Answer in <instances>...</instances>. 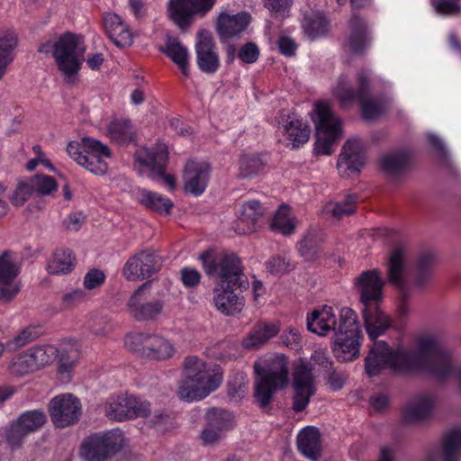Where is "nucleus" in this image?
I'll return each mask as SVG.
<instances>
[{
	"instance_id": "e2e57ef3",
	"label": "nucleus",
	"mask_w": 461,
	"mask_h": 461,
	"mask_svg": "<svg viewBox=\"0 0 461 461\" xmlns=\"http://www.w3.org/2000/svg\"><path fill=\"white\" fill-rule=\"evenodd\" d=\"M282 345L297 350L302 347V337L298 330L289 327L280 336Z\"/></svg>"
},
{
	"instance_id": "f704fd0d",
	"label": "nucleus",
	"mask_w": 461,
	"mask_h": 461,
	"mask_svg": "<svg viewBox=\"0 0 461 461\" xmlns=\"http://www.w3.org/2000/svg\"><path fill=\"white\" fill-rule=\"evenodd\" d=\"M299 452L312 461H317L321 454L320 430L315 427H305L297 435Z\"/></svg>"
},
{
	"instance_id": "6ab92c4d",
	"label": "nucleus",
	"mask_w": 461,
	"mask_h": 461,
	"mask_svg": "<svg viewBox=\"0 0 461 461\" xmlns=\"http://www.w3.org/2000/svg\"><path fill=\"white\" fill-rule=\"evenodd\" d=\"M206 426L201 431L200 438L203 445H215L234 426V419L231 412L212 408L206 413Z\"/></svg>"
},
{
	"instance_id": "c03bdc74",
	"label": "nucleus",
	"mask_w": 461,
	"mask_h": 461,
	"mask_svg": "<svg viewBox=\"0 0 461 461\" xmlns=\"http://www.w3.org/2000/svg\"><path fill=\"white\" fill-rule=\"evenodd\" d=\"M296 225V218L290 215V207L283 204L274 215L270 227L273 230L288 236L294 232Z\"/></svg>"
},
{
	"instance_id": "ddd939ff",
	"label": "nucleus",
	"mask_w": 461,
	"mask_h": 461,
	"mask_svg": "<svg viewBox=\"0 0 461 461\" xmlns=\"http://www.w3.org/2000/svg\"><path fill=\"white\" fill-rule=\"evenodd\" d=\"M216 0H168L167 15L182 30L188 28L194 16L203 17Z\"/></svg>"
},
{
	"instance_id": "4d7b16f0",
	"label": "nucleus",
	"mask_w": 461,
	"mask_h": 461,
	"mask_svg": "<svg viewBox=\"0 0 461 461\" xmlns=\"http://www.w3.org/2000/svg\"><path fill=\"white\" fill-rule=\"evenodd\" d=\"M267 161L268 159L267 155H244L240 160L241 169L244 171L248 170L249 173H255L256 171L264 169V167L267 165Z\"/></svg>"
},
{
	"instance_id": "6e6d98bb",
	"label": "nucleus",
	"mask_w": 461,
	"mask_h": 461,
	"mask_svg": "<svg viewBox=\"0 0 461 461\" xmlns=\"http://www.w3.org/2000/svg\"><path fill=\"white\" fill-rule=\"evenodd\" d=\"M266 267L273 275H284L291 270L292 263L286 255L274 256L266 262Z\"/></svg>"
},
{
	"instance_id": "7c9ffc66",
	"label": "nucleus",
	"mask_w": 461,
	"mask_h": 461,
	"mask_svg": "<svg viewBox=\"0 0 461 461\" xmlns=\"http://www.w3.org/2000/svg\"><path fill=\"white\" fill-rule=\"evenodd\" d=\"M281 326L278 321H260L257 322L252 330L242 339V346L249 350L258 349L276 337L280 331Z\"/></svg>"
},
{
	"instance_id": "a19ab883",
	"label": "nucleus",
	"mask_w": 461,
	"mask_h": 461,
	"mask_svg": "<svg viewBox=\"0 0 461 461\" xmlns=\"http://www.w3.org/2000/svg\"><path fill=\"white\" fill-rule=\"evenodd\" d=\"M75 257L68 249H59L53 253L48 266L47 271L52 275L67 274L73 269Z\"/></svg>"
},
{
	"instance_id": "7ed1b4c3",
	"label": "nucleus",
	"mask_w": 461,
	"mask_h": 461,
	"mask_svg": "<svg viewBox=\"0 0 461 461\" xmlns=\"http://www.w3.org/2000/svg\"><path fill=\"white\" fill-rule=\"evenodd\" d=\"M205 274L214 280V285L238 286L248 289L249 280L241 260L234 253L204 251L199 256Z\"/></svg>"
},
{
	"instance_id": "473e14b6",
	"label": "nucleus",
	"mask_w": 461,
	"mask_h": 461,
	"mask_svg": "<svg viewBox=\"0 0 461 461\" xmlns=\"http://www.w3.org/2000/svg\"><path fill=\"white\" fill-rule=\"evenodd\" d=\"M366 331L371 340L383 335L391 326L392 321L379 304L362 308Z\"/></svg>"
},
{
	"instance_id": "58836bf2",
	"label": "nucleus",
	"mask_w": 461,
	"mask_h": 461,
	"mask_svg": "<svg viewBox=\"0 0 461 461\" xmlns=\"http://www.w3.org/2000/svg\"><path fill=\"white\" fill-rule=\"evenodd\" d=\"M16 47L17 34L14 31L8 30L0 36V80L14 59Z\"/></svg>"
},
{
	"instance_id": "6e6552de",
	"label": "nucleus",
	"mask_w": 461,
	"mask_h": 461,
	"mask_svg": "<svg viewBox=\"0 0 461 461\" xmlns=\"http://www.w3.org/2000/svg\"><path fill=\"white\" fill-rule=\"evenodd\" d=\"M67 152L78 165L91 173L106 171L105 158H111L110 149L98 140L85 137L81 141L68 143Z\"/></svg>"
},
{
	"instance_id": "680f3d73",
	"label": "nucleus",
	"mask_w": 461,
	"mask_h": 461,
	"mask_svg": "<svg viewBox=\"0 0 461 461\" xmlns=\"http://www.w3.org/2000/svg\"><path fill=\"white\" fill-rule=\"evenodd\" d=\"M106 276L104 271L96 268L90 269L84 276L83 285L86 290H94L101 287Z\"/></svg>"
},
{
	"instance_id": "e433bc0d",
	"label": "nucleus",
	"mask_w": 461,
	"mask_h": 461,
	"mask_svg": "<svg viewBox=\"0 0 461 461\" xmlns=\"http://www.w3.org/2000/svg\"><path fill=\"white\" fill-rule=\"evenodd\" d=\"M161 51L180 68L184 76L189 75V52L177 39L168 37Z\"/></svg>"
},
{
	"instance_id": "cd10ccee",
	"label": "nucleus",
	"mask_w": 461,
	"mask_h": 461,
	"mask_svg": "<svg viewBox=\"0 0 461 461\" xmlns=\"http://www.w3.org/2000/svg\"><path fill=\"white\" fill-rule=\"evenodd\" d=\"M238 286L214 285L212 302L218 312L225 316L240 313L244 307V299L234 292Z\"/></svg>"
},
{
	"instance_id": "0e129e2a",
	"label": "nucleus",
	"mask_w": 461,
	"mask_h": 461,
	"mask_svg": "<svg viewBox=\"0 0 461 461\" xmlns=\"http://www.w3.org/2000/svg\"><path fill=\"white\" fill-rule=\"evenodd\" d=\"M265 5L276 16L286 17L289 14L292 0H265Z\"/></svg>"
},
{
	"instance_id": "4468645a",
	"label": "nucleus",
	"mask_w": 461,
	"mask_h": 461,
	"mask_svg": "<svg viewBox=\"0 0 461 461\" xmlns=\"http://www.w3.org/2000/svg\"><path fill=\"white\" fill-rule=\"evenodd\" d=\"M49 413L54 426L63 429L79 420L82 404L80 400L71 393L59 394L50 400Z\"/></svg>"
},
{
	"instance_id": "052dcab7",
	"label": "nucleus",
	"mask_w": 461,
	"mask_h": 461,
	"mask_svg": "<svg viewBox=\"0 0 461 461\" xmlns=\"http://www.w3.org/2000/svg\"><path fill=\"white\" fill-rule=\"evenodd\" d=\"M33 194L30 182H22L16 186L10 200L14 206H22Z\"/></svg>"
},
{
	"instance_id": "39448f33",
	"label": "nucleus",
	"mask_w": 461,
	"mask_h": 461,
	"mask_svg": "<svg viewBox=\"0 0 461 461\" xmlns=\"http://www.w3.org/2000/svg\"><path fill=\"white\" fill-rule=\"evenodd\" d=\"M311 118L316 128L315 152L330 155L337 140L342 137L340 120L333 113L330 104L323 100L314 103Z\"/></svg>"
},
{
	"instance_id": "a18cd8bd",
	"label": "nucleus",
	"mask_w": 461,
	"mask_h": 461,
	"mask_svg": "<svg viewBox=\"0 0 461 461\" xmlns=\"http://www.w3.org/2000/svg\"><path fill=\"white\" fill-rule=\"evenodd\" d=\"M107 136L113 142L126 144L134 140L135 132L130 121L114 120L108 126Z\"/></svg>"
},
{
	"instance_id": "72a5a7b5",
	"label": "nucleus",
	"mask_w": 461,
	"mask_h": 461,
	"mask_svg": "<svg viewBox=\"0 0 461 461\" xmlns=\"http://www.w3.org/2000/svg\"><path fill=\"white\" fill-rule=\"evenodd\" d=\"M59 356L58 375L61 383L67 384L71 380L76 362L79 358L80 349L76 341H64L59 348H56Z\"/></svg>"
},
{
	"instance_id": "a878e982",
	"label": "nucleus",
	"mask_w": 461,
	"mask_h": 461,
	"mask_svg": "<svg viewBox=\"0 0 461 461\" xmlns=\"http://www.w3.org/2000/svg\"><path fill=\"white\" fill-rule=\"evenodd\" d=\"M279 130L293 148H299L309 140L311 130L296 113L282 114L278 122Z\"/></svg>"
},
{
	"instance_id": "c9c22d12",
	"label": "nucleus",
	"mask_w": 461,
	"mask_h": 461,
	"mask_svg": "<svg viewBox=\"0 0 461 461\" xmlns=\"http://www.w3.org/2000/svg\"><path fill=\"white\" fill-rule=\"evenodd\" d=\"M434 399L428 394L412 398L404 407L402 415L407 422H420L427 420L433 410Z\"/></svg>"
},
{
	"instance_id": "0eeeda50",
	"label": "nucleus",
	"mask_w": 461,
	"mask_h": 461,
	"mask_svg": "<svg viewBox=\"0 0 461 461\" xmlns=\"http://www.w3.org/2000/svg\"><path fill=\"white\" fill-rule=\"evenodd\" d=\"M361 330L357 313L345 307L340 311L339 332L335 335L333 352L335 357L344 362L352 361L359 357Z\"/></svg>"
},
{
	"instance_id": "9d476101",
	"label": "nucleus",
	"mask_w": 461,
	"mask_h": 461,
	"mask_svg": "<svg viewBox=\"0 0 461 461\" xmlns=\"http://www.w3.org/2000/svg\"><path fill=\"white\" fill-rule=\"evenodd\" d=\"M367 86V76L364 73L358 76L357 90L351 87L348 77L342 75L333 86L332 95L343 107H347L356 101H359L361 103L363 117L366 120H373L383 112V106L378 102L364 99L363 95Z\"/></svg>"
},
{
	"instance_id": "dca6fc26",
	"label": "nucleus",
	"mask_w": 461,
	"mask_h": 461,
	"mask_svg": "<svg viewBox=\"0 0 461 461\" xmlns=\"http://www.w3.org/2000/svg\"><path fill=\"white\" fill-rule=\"evenodd\" d=\"M406 256L407 252L402 247H396L389 253L386 263L388 282L400 290L401 312L402 313L407 312L406 303L410 299V293L405 285Z\"/></svg>"
},
{
	"instance_id": "4c0bfd02",
	"label": "nucleus",
	"mask_w": 461,
	"mask_h": 461,
	"mask_svg": "<svg viewBox=\"0 0 461 461\" xmlns=\"http://www.w3.org/2000/svg\"><path fill=\"white\" fill-rule=\"evenodd\" d=\"M131 394H118L109 397L104 404V412L111 420L124 421L129 420Z\"/></svg>"
},
{
	"instance_id": "f257e3e1",
	"label": "nucleus",
	"mask_w": 461,
	"mask_h": 461,
	"mask_svg": "<svg viewBox=\"0 0 461 461\" xmlns=\"http://www.w3.org/2000/svg\"><path fill=\"white\" fill-rule=\"evenodd\" d=\"M365 367L369 376L384 368L402 372L427 370L438 379L453 377L457 373L452 352L442 348L438 337L432 334L418 336L410 348L392 349L383 340L375 341Z\"/></svg>"
},
{
	"instance_id": "c756f323",
	"label": "nucleus",
	"mask_w": 461,
	"mask_h": 461,
	"mask_svg": "<svg viewBox=\"0 0 461 461\" xmlns=\"http://www.w3.org/2000/svg\"><path fill=\"white\" fill-rule=\"evenodd\" d=\"M370 42L365 22L353 14L348 23V35L343 43L344 50L349 54H360Z\"/></svg>"
},
{
	"instance_id": "49530a36",
	"label": "nucleus",
	"mask_w": 461,
	"mask_h": 461,
	"mask_svg": "<svg viewBox=\"0 0 461 461\" xmlns=\"http://www.w3.org/2000/svg\"><path fill=\"white\" fill-rule=\"evenodd\" d=\"M264 214L262 205L258 201L250 200L244 203L240 208V221L247 224V230L243 233H249L256 230L257 224Z\"/></svg>"
},
{
	"instance_id": "338daca9",
	"label": "nucleus",
	"mask_w": 461,
	"mask_h": 461,
	"mask_svg": "<svg viewBox=\"0 0 461 461\" xmlns=\"http://www.w3.org/2000/svg\"><path fill=\"white\" fill-rule=\"evenodd\" d=\"M86 297V294L80 288L74 289L62 297V305L65 308H71L82 303Z\"/></svg>"
},
{
	"instance_id": "f8f14e48",
	"label": "nucleus",
	"mask_w": 461,
	"mask_h": 461,
	"mask_svg": "<svg viewBox=\"0 0 461 461\" xmlns=\"http://www.w3.org/2000/svg\"><path fill=\"white\" fill-rule=\"evenodd\" d=\"M57 349L51 345L32 347L14 356L9 366L12 374L23 376L50 364L56 357Z\"/></svg>"
},
{
	"instance_id": "f3484780",
	"label": "nucleus",
	"mask_w": 461,
	"mask_h": 461,
	"mask_svg": "<svg viewBox=\"0 0 461 461\" xmlns=\"http://www.w3.org/2000/svg\"><path fill=\"white\" fill-rule=\"evenodd\" d=\"M45 422L46 415L41 411L32 410L23 412L11 423L6 432L8 445L13 449L21 447L25 438L41 429Z\"/></svg>"
},
{
	"instance_id": "603ef678",
	"label": "nucleus",
	"mask_w": 461,
	"mask_h": 461,
	"mask_svg": "<svg viewBox=\"0 0 461 461\" xmlns=\"http://www.w3.org/2000/svg\"><path fill=\"white\" fill-rule=\"evenodd\" d=\"M29 182L33 193L37 195H53L58 190V183L48 175H34Z\"/></svg>"
},
{
	"instance_id": "2eb2a0df",
	"label": "nucleus",
	"mask_w": 461,
	"mask_h": 461,
	"mask_svg": "<svg viewBox=\"0 0 461 461\" xmlns=\"http://www.w3.org/2000/svg\"><path fill=\"white\" fill-rule=\"evenodd\" d=\"M21 270L20 257L11 251L0 256V301L7 303L14 299L21 286L15 281Z\"/></svg>"
},
{
	"instance_id": "13d9d810",
	"label": "nucleus",
	"mask_w": 461,
	"mask_h": 461,
	"mask_svg": "<svg viewBox=\"0 0 461 461\" xmlns=\"http://www.w3.org/2000/svg\"><path fill=\"white\" fill-rule=\"evenodd\" d=\"M435 11L442 15H456L461 14V5L457 0H432Z\"/></svg>"
},
{
	"instance_id": "8fccbe9b",
	"label": "nucleus",
	"mask_w": 461,
	"mask_h": 461,
	"mask_svg": "<svg viewBox=\"0 0 461 461\" xmlns=\"http://www.w3.org/2000/svg\"><path fill=\"white\" fill-rule=\"evenodd\" d=\"M410 162L409 155L404 151L384 154L379 160L380 168L385 173H394L404 169Z\"/></svg>"
},
{
	"instance_id": "20e7f679",
	"label": "nucleus",
	"mask_w": 461,
	"mask_h": 461,
	"mask_svg": "<svg viewBox=\"0 0 461 461\" xmlns=\"http://www.w3.org/2000/svg\"><path fill=\"white\" fill-rule=\"evenodd\" d=\"M257 374L254 396L262 409L268 406L274 394L288 384V361L284 355H277L264 364L254 365Z\"/></svg>"
},
{
	"instance_id": "69168bd1",
	"label": "nucleus",
	"mask_w": 461,
	"mask_h": 461,
	"mask_svg": "<svg viewBox=\"0 0 461 461\" xmlns=\"http://www.w3.org/2000/svg\"><path fill=\"white\" fill-rule=\"evenodd\" d=\"M259 56V50L253 42L244 44L238 54L239 59L247 64L255 63Z\"/></svg>"
},
{
	"instance_id": "bb28decb",
	"label": "nucleus",
	"mask_w": 461,
	"mask_h": 461,
	"mask_svg": "<svg viewBox=\"0 0 461 461\" xmlns=\"http://www.w3.org/2000/svg\"><path fill=\"white\" fill-rule=\"evenodd\" d=\"M340 318L337 319L331 307L324 305L315 309L307 316L308 330L319 336H327L339 332Z\"/></svg>"
},
{
	"instance_id": "37998d69",
	"label": "nucleus",
	"mask_w": 461,
	"mask_h": 461,
	"mask_svg": "<svg viewBox=\"0 0 461 461\" xmlns=\"http://www.w3.org/2000/svg\"><path fill=\"white\" fill-rule=\"evenodd\" d=\"M137 199L141 205L158 213L167 214L173 207L168 198L149 190H141Z\"/></svg>"
},
{
	"instance_id": "3c124183",
	"label": "nucleus",
	"mask_w": 461,
	"mask_h": 461,
	"mask_svg": "<svg viewBox=\"0 0 461 461\" xmlns=\"http://www.w3.org/2000/svg\"><path fill=\"white\" fill-rule=\"evenodd\" d=\"M41 335V329L37 326H28L19 333L8 339L5 344V349L15 351L26 344L35 340Z\"/></svg>"
},
{
	"instance_id": "a211bd4d",
	"label": "nucleus",
	"mask_w": 461,
	"mask_h": 461,
	"mask_svg": "<svg viewBox=\"0 0 461 461\" xmlns=\"http://www.w3.org/2000/svg\"><path fill=\"white\" fill-rule=\"evenodd\" d=\"M293 404L294 411L300 412L308 406L311 397L316 393L312 368L307 363L298 365L293 374Z\"/></svg>"
},
{
	"instance_id": "f03ea898",
	"label": "nucleus",
	"mask_w": 461,
	"mask_h": 461,
	"mask_svg": "<svg viewBox=\"0 0 461 461\" xmlns=\"http://www.w3.org/2000/svg\"><path fill=\"white\" fill-rule=\"evenodd\" d=\"M222 370L212 362L196 356H188L183 363V378L177 395L186 402L204 399L216 391L222 383Z\"/></svg>"
},
{
	"instance_id": "aec40b11",
	"label": "nucleus",
	"mask_w": 461,
	"mask_h": 461,
	"mask_svg": "<svg viewBox=\"0 0 461 461\" xmlns=\"http://www.w3.org/2000/svg\"><path fill=\"white\" fill-rule=\"evenodd\" d=\"M160 267L159 256L148 250H142L127 260L122 269V275L129 281H140L157 273Z\"/></svg>"
},
{
	"instance_id": "9b49d317",
	"label": "nucleus",
	"mask_w": 461,
	"mask_h": 461,
	"mask_svg": "<svg viewBox=\"0 0 461 461\" xmlns=\"http://www.w3.org/2000/svg\"><path fill=\"white\" fill-rule=\"evenodd\" d=\"M126 347L140 357L151 360L164 361L176 352L173 343L158 333L136 332L126 336Z\"/></svg>"
},
{
	"instance_id": "79ce46f5",
	"label": "nucleus",
	"mask_w": 461,
	"mask_h": 461,
	"mask_svg": "<svg viewBox=\"0 0 461 461\" xmlns=\"http://www.w3.org/2000/svg\"><path fill=\"white\" fill-rule=\"evenodd\" d=\"M302 26L305 34L313 40L327 32L329 23L323 13L312 11L304 14Z\"/></svg>"
},
{
	"instance_id": "1a4fd4ad",
	"label": "nucleus",
	"mask_w": 461,
	"mask_h": 461,
	"mask_svg": "<svg viewBox=\"0 0 461 461\" xmlns=\"http://www.w3.org/2000/svg\"><path fill=\"white\" fill-rule=\"evenodd\" d=\"M124 444L121 430L95 433L83 439L79 456L82 461H107L119 452Z\"/></svg>"
},
{
	"instance_id": "c85d7f7f",
	"label": "nucleus",
	"mask_w": 461,
	"mask_h": 461,
	"mask_svg": "<svg viewBox=\"0 0 461 461\" xmlns=\"http://www.w3.org/2000/svg\"><path fill=\"white\" fill-rule=\"evenodd\" d=\"M366 162L363 145L359 139H349L342 147L337 167L340 171L359 173Z\"/></svg>"
},
{
	"instance_id": "393cba45",
	"label": "nucleus",
	"mask_w": 461,
	"mask_h": 461,
	"mask_svg": "<svg viewBox=\"0 0 461 461\" xmlns=\"http://www.w3.org/2000/svg\"><path fill=\"white\" fill-rule=\"evenodd\" d=\"M148 285V282L141 285L131 296L127 304L131 317L139 321H154L163 311L164 304L162 301L144 302L141 298V293Z\"/></svg>"
},
{
	"instance_id": "4be33fe9",
	"label": "nucleus",
	"mask_w": 461,
	"mask_h": 461,
	"mask_svg": "<svg viewBox=\"0 0 461 461\" xmlns=\"http://www.w3.org/2000/svg\"><path fill=\"white\" fill-rule=\"evenodd\" d=\"M195 52L199 68L206 74H214L220 67L212 34L208 30H200L196 35Z\"/></svg>"
},
{
	"instance_id": "bf43d9fd",
	"label": "nucleus",
	"mask_w": 461,
	"mask_h": 461,
	"mask_svg": "<svg viewBox=\"0 0 461 461\" xmlns=\"http://www.w3.org/2000/svg\"><path fill=\"white\" fill-rule=\"evenodd\" d=\"M298 251L307 260H312L315 258L318 249L316 238L313 234L306 235L298 243Z\"/></svg>"
},
{
	"instance_id": "423d86ee",
	"label": "nucleus",
	"mask_w": 461,
	"mask_h": 461,
	"mask_svg": "<svg viewBox=\"0 0 461 461\" xmlns=\"http://www.w3.org/2000/svg\"><path fill=\"white\" fill-rule=\"evenodd\" d=\"M41 53H52L59 70L70 78L80 69L84 48L81 37L73 33H65L55 41H47L39 48Z\"/></svg>"
},
{
	"instance_id": "774afa93",
	"label": "nucleus",
	"mask_w": 461,
	"mask_h": 461,
	"mask_svg": "<svg viewBox=\"0 0 461 461\" xmlns=\"http://www.w3.org/2000/svg\"><path fill=\"white\" fill-rule=\"evenodd\" d=\"M181 280L185 286L194 287L201 282V274L194 268L184 267L180 270Z\"/></svg>"
},
{
	"instance_id": "de8ad7c7",
	"label": "nucleus",
	"mask_w": 461,
	"mask_h": 461,
	"mask_svg": "<svg viewBox=\"0 0 461 461\" xmlns=\"http://www.w3.org/2000/svg\"><path fill=\"white\" fill-rule=\"evenodd\" d=\"M357 200L356 195L349 194L341 202L330 201L324 205L322 212L328 216L339 220L355 212Z\"/></svg>"
},
{
	"instance_id": "ea45409f",
	"label": "nucleus",
	"mask_w": 461,
	"mask_h": 461,
	"mask_svg": "<svg viewBox=\"0 0 461 461\" xmlns=\"http://www.w3.org/2000/svg\"><path fill=\"white\" fill-rule=\"evenodd\" d=\"M443 461H461V428L447 431L441 442Z\"/></svg>"
},
{
	"instance_id": "09e8293b",
	"label": "nucleus",
	"mask_w": 461,
	"mask_h": 461,
	"mask_svg": "<svg viewBox=\"0 0 461 461\" xmlns=\"http://www.w3.org/2000/svg\"><path fill=\"white\" fill-rule=\"evenodd\" d=\"M433 263L434 257L431 254H423L419 258L413 284L415 288L422 289L429 284Z\"/></svg>"
},
{
	"instance_id": "b1692460",
	"label": "nucleus",
	"mask_w": 461,
	"mask_h": 461,
	"mask_svg": "<svg viewBox=\"0 0 461 461\" xmlns=\"http://www.w3.org/2000/svg\"><path fill=\"white\" fill-rule=\"evenodd\" d=\"M167 159V148L163 143H158L153 149L140 147L134 155L135 166L141 171L150 173H165Z\"/></svg>"
},
{
	"instance_id": "412c9836",
	"label": "nucleus",
	"mask_w": 461,
	"mask_h": 461,
	"mask_svg": "<svg viewBox=\"0 0 461 461\" xmlns=\"http://www.w3.org/2000/svg\"><path fill=\"white\" fill-rule=\"evenodd\" d=\"M363 307L379 304L384 298V281L377 269L362 272L354 282Z\"/></svg>"
},
{
	"instance_id": "864d4df0",
	"label": "nucleus",
	"mask_w": 461,
	"mask_h": 461,
	"mask_svg": "<svg viewBox=\"0 0 461 461\" xmlns=\"http://www.w3.org/2000/svg\"><path fill=\"white\" fill-rule=\"evenodd\" d=\"M207 175H184V190L194 196L202 194L208 185Z\"/></svg>"
},
{
	"instance_id": "2f4dec72",
	"label": "nucleus",
	"mask_w": 461,
	"mask_h": 461,
	"mask_svg": "<svg viewBox=\"0 0 461 461\" xmlns=\"http://www.w3.org/2000/svg\"><path fill=\"white\" fill-rule=\"evenodd\" d=\"M105 32L111 41L118 47L130 46L132 42V33L129 25L115 13H106L103 18Z\"/></svg>"
},
{
	"instance_id": "5701e85b",
	"label": "nucleus",
	"mask_w": 461,
	"mask_h": 461,
	"mask_svg": "<svg viewBox=\"0 0 461 461\" xmlns=\"http://www.w3.org/2000/svg\"><path fill=\"white\" fill-rule=\"evenodd\" d=\"M250 14L242 11L230 14L226 10L220 12L216 21V31L222 41L240 38L250 23Z\"/></svg>"
},
{
	"instance_id": "5fc2aeb1",
	"label": "nucleus",
	"mask_w": 461,
	"mask_h": 461,
	"mask_svg": "<svg viewBox=\"0 0 461 461\" xmlns=\"http://www.w3.org/2000/svg\"><path fill=\"white\" fill-rule=\"evenodd\" d=\"M150 403L148 401L131 394L129 420L146 418L150 414Z\"/></svg>"
}]
</instances>
